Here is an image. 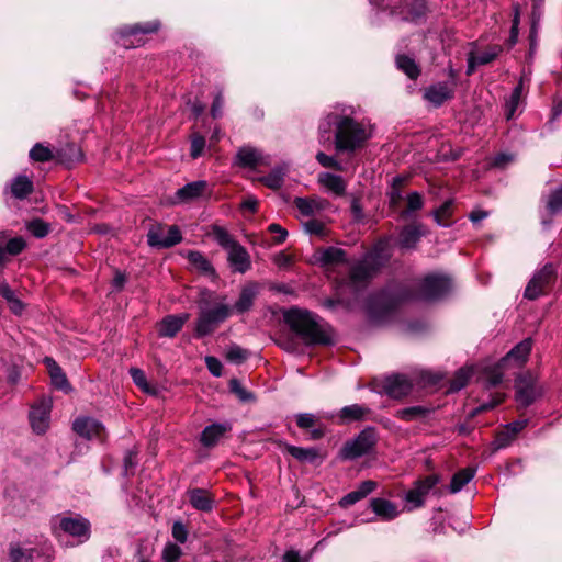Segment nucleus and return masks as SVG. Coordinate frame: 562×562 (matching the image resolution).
<instances>
[{"label": "nucleus", "mask_w": 562, "mask_h": 562, "mask_svg": "<svg viewBox=\"0 0 562 562\" xmlns=\"http://www.w3.org/2000/svg\"><path fill=\"white\" fill-rule=\"evenodd\" d=\"M352 111L344 108L328 113L319 124V134L324 138L331 126L335 127L334 144L337 153L352 154L364 147L372 136V126L369 122L357 121L351 116Z\"/></svg>", "instance_id": "1"}, {"label": "nucleus", "mask_w": 562, "mask_h": 562, "mask_svg": "<svg viewBox=\"0 0 562 562\" xmlns=\"http://www.w3.org/2000/svg\"><path fill=\"white\" fill-rule=\"evenodd\" d=\"M451 280L438 273L426 276L417 285L414 293H406L395 296L389 290H382L369 296L367 302L368 312L372 315H385L396 307L400 301L420 300L438 301L445 297L451 290Z\"/></svg>", "instance_id": "2"}, {"label": "nucleus", "mask_w": 562, "mask_h": 562, "mask_svg": "<svg viewBox=\"0 0 562 562\" xmlns=\"http://www.w3.org/2000/svg\"><path fill=\"white\" fill-rule=\"evenodd\" d=\"M284 321L305 346L333 344L329 331L319 324L317 316L306 310L292 307L284 313Z\"/></svg>", "instance_id": "3"}, {"label": "nucleus", "mask_w": 562, "mask_h": 562, "mask_svg": "<svg viewBox=\"0 0 562 562\" xmlns=\"http://www.w3.org/2000/svg\"><path fill=\"white\" fill-rule=\"evenodd\" d=\"M213 306L206 299H201L198 303L199 315L195 323L196 337H204L212 334L222 323L232 314V307L225 302L212 300Z\"/></svg>", "instance_id": "4"}, {"label": "nucleus", "mask_w": 562, "mask_h": 562, "mask_svg": "<svg viewBox=\"0 0 562 562\" xmlns=\"http://www.w3.org/2000/svg\"><path fill=\"white\" fill-rule=\"evenodd\" d=\"M211 234L215 241L227 251V261L234 272L245 273L251 267V259L244 246L222 226L213 225Z\"/></svg>", "instance_id": "5"}, {"label": "nucleus", "mask_w": 562, "mask_h": 562, "mask_svg": "<svg viewBox=\"0 0 562 562\" xmlns=\"http://www.w3.org/2000/svg\"><path fill=\"white\" fill-rule=\"evenodd\" d=\"M386 258L380 251H370L350 267L349 280L353 288L364 286L382 268Z\"/></svg>", "instance_id": "6"}, {"label": "nucleus", "mask_w": 562, "mask_h": 562, "mask_svg": "<svg viewBox=\"0 0 562 562\" xmlns=\"http://www.w3.org/2000/svg\"><path fill=\"white\" fill-rule=\"evenodd\" d=\"M376 430L374 427H367L359 435L345 443L341 449V457L348 460H355L369 453L376 443Z\"/></svg>", "instance_id": "7"}, {"label": "nucleus", "mask_w": 562, "mask_h": 562, "mask_svg": "<svg viewBox=\"0 0 562 562\" xmlns=\"http://www.w3.org/2000/svg\"><path fill=\"white\" fill-rule=\"evenodd\" d=\"M543 389L531 373L520 374L515 381V397L520 407H528L542 396Z\"/></svg>", "instance_id": "8"}, {"label": "nucleus", "mask_w": 562, "mask_h": 562, "mask_svg": "<svg viewBox=\"0 0 562 562\" xmlns=\"http://www.w3.org/2000/svg\"><path fill=\"white\" fill-rule=\"evenodd\" d=\"M555 280V268L552 263L544 265L537 271L525 289V297L536 300L544 294Z\"/></svg>", "instance_id": "9"}, {"label": "nucleus", "mask_w": 562, "mask_h": 562, "mask_svg": "<svg viewBox=\"0 0 562 562\" xmlns=\"http://www.w3.org/2000/svg\"><path fill=\"white\" fill-rule=\"evenodd\" d=\"M182 240V235L177 225L154 226L147 233V243L150 247L166 249L176 246Z\"/></svg>", "instance_id": "10"}, {"label": "nucleus", "mask_w": 562, "mask_h": 562, "mask_svg": "<svg viewBox=\"0 0 562 562\" xmlns=\"http://www.w3.org/2000/svg\"><path fill=\"white\" fill-rule=\"evenodd\" d=\"M159 27L160 23L158 21L136 23L131 26H125L117 32L116 42L125 48H132L140 45V40L137 38L139 34L155 33Z\"/></svg>", "instance_id": "11"}, {"label": "nucleus", "mask_w": 562, "mask_h": 562, "mask_svg": "<svg viewBox=\"0 0 562 562\" xmlns=\"http://www.w3.org/2000/svg\"><path fill=\"white\" fill-rule=\"evenodd\" d=\"M63 531L78 539L79 543L90 538V522L81 516L60 517L56 527V532Z\"/></svg>", "instance_id": "12"}, {"label": "nucleus", "mask_w": 562, "mask_h": 562, "mask_svg": "<svg viewBox=\"0 0 562 562\" xmlns=\"http://www.w3.org/2000/svg\"><path fill=\"white\" fill-rule=\"evenodd\" d=\"M209 193L205 180L192 181L179 188L170 199L171 204H186L199 200Z\"/></svg>", "instance_id": "13"}, {"label": "nucleus", "mask_w": 562, "mask_h": 562, "mask_svg": "<svg viewBox=\"0 0 562 562\" xmlns=\"http://www.w3.org/2000/svg\"><path fill=\"white\" fill-rule=\"evenodd\" d=\"M439 483L438 475H428L423 480L417 481L414 487L411 488L406 495L405 501L417 508L424 505L426 496Z\"/></svg>", "instance_id": "14"}, {"label": "nucleus", "mask_w": 562, "mask_h": 562, "mask_svg": "<svg viewBox=\"0 0 562 562\" xmlns=\"http://www.w3.org/2000/svg\"><path fill=\"white\" fill-rule=\"evenodd\" d=\"M50 408L52 404L46 400H42L31 407L29 418L34 432L38 435L46 432L50 422Z\"/></svg>", "instance_id": "15"}, {"label": "nucleus", "mask_w": 562, "mask_h": 562, "mask_svg": "<svg viewBox=\"0 0 562 562\" xmlns=\"http://www.w3.org/2000/svg\"><path fill=\"white\" fill-rule=\"evenodd\" d=\"M413 389L412 381L403 374L387 376L383 382V391L392 398H402L411 393Z\"/></svg>", "instance_id": "16"}, {"label": "nucleus", "mask_w": 562, "mask_h": 562, "mask_svg": "<svg viewBox=\"0 0 562 562\" xmlns=\"http://www.w3.org/2000/svg\"><path fill=\"white\" fill-rule=\"evenodd\" d=\"M454 95L453 83L438 82L427 87L424 91V98L434 106L439 108L446 101L451 100Z\"/></svg>", "instance_id": "17"}, {"label": "nucleus", "mask_w": 562, "mask_h": 562, "mask_svg": "<svg viewBox=\"0 0 562 562\" xmlns=\"http://www.w3.org/2000/svg\"><path fill=\"white\" fill-rule=\"evenodd\" d=\"M74 430L87 439L101 438L104 431L103 425L90 417H80L74 422Z\"/></svg>", "instance_id": "18"}, {"label": "nucleus", "mask_w": 562, "mask_h": 562, "mask_svg": "<svg viewBox=\"0 0 562 562\" xmlns=\"http://www.w3.org/2000/svg\"><path fill=\"white\" fill-rule=\"evenodd\" d=\"M258 294L259 284L256 282H248L241 288L239 297L232 307V312L235 311L238 314L248 312L252 307Z\"/></svg>", "instance_id": "19"}, {"label": "nucleus", "mask_w": 562, "mask_h": 562, "mask_svg": "<svg viewBox=\"0 0 562 562\" xmlns=\"http://www.w3.org/2000/svg\"><path fill=\"white\" fill-rule=\"evenodd\" d=\"M370 508L383 521H391L401 513L395 503L382 497L371 498Z\"/></svg>", "instance_id": "20"}, {"label": "nucleus", "mask_w": 562, "mask_h": 562, "mask_svg": "<svg viewBox=\"0 0 562 562\" xmlns=\"http://www.w3.org/2000/svg\"><path fill=\"white\" fill-rule=\"evenodd\" d=\"M229 430L231 425L227 423H214L212 425H209L201 432L200 442L205 448H213Z\"/></svg>", "instance_id": "21"}, {"label": "nucleus", "mask_w": 562, "mask_h": 562, "mask_svg": "<svg viewBox=\"0 0 562 562\" xmlns=\"http://www.w3.org/2000/svg\"><path fill=\"white\" fill-rule=\"evenodd\" d=\"M314 259L322 267L334 266L346 262V251L334 246L318 249Z\"/></svg>", "instance_id": "22"}, {"label": "nucleus", "mask_w": 562, "mask_h": 562, "mask_svg": "<svg viewBox=\"0 0 562 562\" xmlns=\"http://www.w3.org/2000/svg\"><path fill=\"white\" fill-rule=\"evenodd\" d=\"M532 340L530 338H526L519 344H517L501 361L503 367L507 366L510 362H514L516 366H522L531 351Z\"/></svg>", "instance_id": "23"}, {"label": "nucleus", "mask_w": 562, "mask_h": 562, "mask_svg": "<svg viewBox=\"0 0 562 562\" xmlns=\"http://www.w3.org/2000/svg\"><path fill=\"white\" fill-rule=\"evenodd\" d=\"M295 207L300 211V213L304 216H313L321 211L325 210L329 203L328 201L313 196V198H295L294 200Z\"/></svg>", "instance_id": "24"}, {"label": "nucleus", "mask_w": 562, "mask_h": 562, "mask_svg": "<svg viewBox=\"0 0 562 562\" xmlns=\"http://www.w3.org/2000/svg\"><path fill=\"white\" fill-rule=\"evenodd\" d=\"M189 319V314L168 315L159 325V335L162 337H175Z\"/></svg>", "instance_id": "25"}, {"label": "nucleus", "mask_w": 562, "mask_h": 562, "mask_svg": "<svg viewBox=\"0 0 562 562\" xmlns=\"http://www.w3.org/2000/svg\"><path fill=\"white\" fill-rule=\"evenodd\" d=\"M501 52V46H493L480 54L470 53L468 57L467 74L471 75L476 66L490 64L498 56Z\"/></svg>", "instance_id": "26"}, {"label": "nucleus", "mask_w": 562, "mask_h": 562, "mask_svg": "<svg viewBox=\"0 0 562 562\" xmlns=\"http://www.w3.org/2000/svg\"><path fill=\"white\" fill-rule=\"evenodd\" d=\"M190 504L198 510L211 512L213 509L214 499L211 494L203 488H193L188 491Z\"/></svg>", "instance_id": "27"}, {"label": "nucleus", "mask_w": 562, "mask_h": 562, "mask_svg": "<svg viewBox=\"0 0 562 562\" xmlns=\"http://www.w3.org/2000/svg\"><path fill=\"white\" fill-rule=\"evenodd\" d=\"M318 183L337 196L344 195L347 188L346 182L341 176L330 172L319 173Z\"/></svg>", "instance_id": "28"}, {"label": "nucleus", "mask_w": 562, "mask_h": 562, "mask_svg": "<svg viewBox=\"0 0 562 562\" xmlns=\"http://www.w3.org/2000/svg\"><path fill=\"white\" fill-rule=\"evenodd\" d=\"M371 413V409L367 406L352 404L345 406L339 412V418L341 423H352V422H361L367 418V416Z\"/></svg>", "instance_id": "29"}, {"label": "nucleus", "mask_w": 562, "mask_h": 562, "mask_svg": "<svg viewBox=\"0 0 562 562\" xmlns=\"http://www.w3.org/2000/svg\"><path fill=\"white\" fill-rule=\"evenodd\" d=\"M45 362L47 364L53 385L66 393L69 392L71 386L61 368L52 358H46Z\"/></svg>", "instance_id": "30"}, {"label": "nucleus", "mask_w": 562, "mask_h": 562, "mask_svg": "<svg viewBox=\"0 0 562 562\" xmlns=\"http://www.w3.org/2000/svg\"><path fill=\"white\" fill-rule=\"evenodd\" d=\"M10 192L18 200L25 199L33 191V182L25 175L14 177L10 183Z\"/></svg>", "instance_id": "31"}, {"label": "nucleus", "mask_w": 562, "mask_h": 562, "mask_svg": "<svg viewBox=\"0 0 562 562\" xmlns=\"http://www.w3.org/2000/svg\"><path fill=\"white\" fill-rule=\"evenodd\" d=\"M405 8L401 10L400 14L404 21H417L423 18L426 12V4L424 0H404Z\"/></svg>", "instance_id": "32"}, {"label": "nucleus", "mask_w": 562, "mask_h": 562, "mask_svg": "<svg viewBox=\"0 0 562 562\" xmlns=\"http://www.w3.org/2000/svg\"><path fill=\"white\" fill-rule=\"evenodd\" d=\"M422 237V232L416 225L405 226L398 236V245L404 249L414 248Z\"/></svg>", "instance_id": "33"}, {"label": "nucleus", "mask_w": 562, "mask_h": 562, "mask_svg": "<svg viewBox=\"0 0 562 562\" xmlns=\"http://www.w3.org/2000/svg\"><path fill=\"white\" fill-rule=\"evenodd\" d=\"M260 160L261 153L254 147H241L236 154V164L241 167H256Z\"/></svg>", "instance_id": "34"}, {"label": "nucleus", "mask_w": 562, "mask_h": 562, "mask_svg": "<svg viewBox=\"0 0 562 562\" xmlns=\"http://www.w3.org/2000/svg\"><path fill=\"white\" fill-rule=\"evenodd\" d=\"M285 449L293 458L301 462L314 463L319 458V452L316 448H303L288 445Z\"/></svg>", "instance_id": "35"}, {"label": "nucleus", "mask_w": 562, "mask_h": 562, "mask_svg": "<svg viewBox=\"0 0 562 562\" xmlns=\"http://www.w3.org/2000/svg\"><path fill=\"white\" fill-rule=\"evenodd\" d=\"M475 471L471 468H465L453 474L449 490L450 493L456 494L460 492L473 477Z\"/></svg>", "instance_id": "36"}, {"label": "nucleus", "mask_w": 562, "mask_h": 562, "mask_svg": "<svg viewBox=\"0 0 562 562\" xmlns=\"http://www.w3.org/2000/svg\"><path fill=\"white\" fill-rule=\"evenodd\" d=\"M187 258L189 262L202 273L206 276H215V270L212 263L204 257L202 252L198 250H190L188 251Z\"/></svg>", "instance_id": "37"}, {"label": "nucleus", "mask_w": 562, "mask_h": 562, "mask_svg": "<svg viewBox=\"0 0 562 562\" xmlns=\"http://www.w3.org/2000/svg\"><path fill=\"white\" fill-rule=\"evenodd\" d=\"M396 67L402 70L409 79H417L420 75V68L416 61L407 55H397Z\"/></svg>", "instance_id": "38"}, {"label": "nucleus", "mask_w": 562, "mask_h": 562, "mask_svg": "<svg viewBox=\"0 0 562 562\" xmlns=\"http://www.w3.org/2000/svg\"><path fill=\"white\" fill-rule=\"evenodd\" d=\"M286 172H288V167L285 165L278 166V167L273 168L267 176L262 177L260 180L268 188L277 190L282 187Z\"/></svg>", "instance_id": "39"}, {"label": "nucleus", "mask_w": 562, "mask_h": 562, "mask_svg": "<svg viewBox=\"0 0 562 562\" xmlns=\"http://www.w3.org/2000/svg\"><path fill=\"white\" fill-rule=\"evenodd\" d=\"M430 412L431 409L425 406L417 405L401 408L395 412V416L405 422H413L426 417Z\"/></svg>", "instance_id": "40"}, {"label": "nucleus", "mask_w": 562, "mask_h": 562, "mask_svg": "<svg viewBox=\"0 0 562 562\" xmlns=\"http://www.w3.org/2000/svg\"><path fill=\"white\" fill-rule=\"evenodd\" d=\"M130 375L134 382V384L139 387L143 392L149 394V395H157L158 389L154 385H150L147 382L145 372L142 369L138 368H131L130 369Z\"/></svg>", "instance_id": "41"}, {"label": "nucleus", "mask_w": 562, "mask_h": 562, "mask_svg": "<svg viewBox=\"0 0 562 562\" xmlns=\"http://www.w3.org/2000/svg\"><path fill=\"white\" fill-rule=\"evenodd\" d=\"M26 229L36 238L46 237L52 227L48 223L44 222L41 218H35L26 223Z\"/></svg>", "instance_id": "42"}, {"label": "nucleus", "mask_w": 562, "mask_h": 562, "mask_svg": "<svg viewBox=\"0 0 562 562\" xmlns=\"http://www.w3.org/2000/svg\"><path fill=\"white\" fill-rule=\"evenodd\" d=\"M249 357V352L236 344L228 346L226 359L233 363L240 364Z\"/></svg>", "instance_id": "43"}, {"label": "nucleus", "mask_w": 562, "mask_h": 562, "mask_svg": "<svg viewBox=\"0 0 562 562\" xmlns=\"http://www.w3.org/2000/svg\"><path fill=\"white\" fill-rule=\"evenodd\" d=\"M470 376H471L470 370L464 369V368L458 370L456 375L453 376V379L450 381V386H449L448 391L449 392L460 391L468 384Z\"/></svg>", "instance_id": "44"}, {"label": "nucleus", "mask_w": 562, "mask_h": 562, "mask_svg": "<svg viewBox=\"0 0 562 562\" xmlns=\"http://www.w3.org/2000/svg\"><path fill=\"white\" fill-rule=\"evenodd\" d=\"M451 209L452 201L447 200L439 209L434 211V218L439 226L447 227L450 225L447 220L451 215Z\"/></svg>", "instance_id": "45"}, {"label": "nucleus", "mask_w": 562, "mask_h": 562, "mask_svg": "<svg viewBox=\"0 0 562 562\" xmlns=\"http://www.w3.org/2000/svg\"><path fill=\"white\" fill-rule=\"evenodd\" d=\"M30 158L34 161L45 162L53 158V153L48 147L37 143L31 148Z\"/></svg>", "instance_id": "46"}, {"label": "nucleus", "mask_w": 562, "mask_h": 562, "mask_svg": "<svg viewBox=\"0 0 562 562\" xmlns=\"http://www.w3.org/2000/svg\"><path fill=\"white\" fill-rule=\"evenodd\" d=\"M521 93H522V79L514 88L508 101L506 102L507 119H510L514 115V113L519 104Z\"/></svg>", "instance_id": "47"}, {"label": "nucleus", "mask_w": 562, "mask_h": 562, "mask_svg": "<svg viewBox=\"0 0 562 562\" xmlns=\"http://www.w3.org/2000/svg\"><path fill=\"white\" fill-rule=\"evenodd\" d=\"M229 391L234 393L241 402H251L255 396L251 392H248L237 379L229 381Z\"/></svg>", "instance_id": "48"}, {"label": "nucleus", "mask_w": 562, "mask_h": 562, "mask_svg": "<svg viewBox=\"0 0 562 562\" xmlns=\"http://www.w3.org/2000/svg\"><path fill=\"white\" fill-rule=\"evenodd\" d=\"M33 551L20 546H12L10 549V559L12 562H33Z\"/></svg>", "instance_id": "49"}, {"label": "nucleus", "mask_w": 562, "mask_h": 562, "mask_svg": "<svg viewBox=\"0 0 562 562\" xmlns=\"http://www.w3.org/2000/svg\"><path fill=\"white\" fill-rule=\"evenodd\" d=\"M547 209L552 215L562 212V187L550 193L547 202Z\"/></svg>", "instance_id": "50"}, {"label": "nucleus", "mask_w": 562, "mask_h": 562, "mask_svg": "<svg viewBox=\"0 0 562 562\" xmlns=\"http://www.w3.org/2000/svg\"><path fill=\"white\" fill-rule=\"evenodd\" d=\"M182 554L181 548L172 542H168L161 552V559L164 562H178Z\"/></svg>", "instance_id": "51"}, {"label": "nucleus", "mask_w": 562, "mask_h": 562, "mask_svg": "<svg viewBox=\"0 0 562 562\" xmlns=\"http://www.w3.org/2000/svg\"><path fill=\"white\" fill-rule=\"evenodd\" d=\"M303 225L305 232L308 233L310 235H315L318 237H324L326 235L327 227L323 222L318 220H307Z\"/></svg>", "instance_id": "52"}, {"label": "nucleus", "mask_w": 562, "mask_h": 562, "mask_svg": "<svg viewBox=\"0 0 562 562\" xmlns=\"http://www.w3.org/2000/svg\"><path fill=\"white\" fill-rule=\"evenodd\" d=\"M137 465V452L134 450H127L123 459V471L124 475L128 476L134 474V470Z\"/></svg>", "instance_id": "53"}, {"label": "nucleus", "mask_w": 562, "mask_h": 562, "mask_svg": "<svg viewBox=\"0 0 562 562\" xmlns=\"http://www.w3.org/2000/svg\"><path fill=\"white\" fill-rule=\"evenodd\" d=\"M316 160L324 168H330L338 171L342 170L341 164L333 156H328L323 151H318L316 155Z\"/></svg>", "instance_id": "54"}, {"label": "nucleus", "mask_w": 562, "mask_h": 562, "mask_svg": "<svg viewBox=\"0 0 562 562\" xmlns=\"http://www.w3.org/2000/svg\"><path fill=\"white\" fill-rule=\"evenodd\" d=\"M504 400V395L501 393H496L493 395L491 401L484 402L481 405H479L476 408H474L471 413L472 416H475L480 413L493 409L495 406H497L499 403H502Z\"/></svg>", "instance_id": "55"}, {"label": "nucleus", "mask_w": 562, "mask_h": 562, "mask_svg": "<svg viewBox=\"0 0 562 562\" xmlns=\"http://www.w3.org/2000/svg\"><path fill=\"white\" fill-rule=\"evenodd\" d=\"M26 246L25 240L22 237H14L7 241L5 252L10 255H19Z\"/></svg>", "instance_id": "56"}, {"label": "nucleus", "mask_w": 562, "mask_h": 562, "mask_svg": "<svg viewBox=\"0 0 562 562\" xmlns=\"http://www.w3.org/2000/svg\"><path fill=\"white\" fill-rule=\"evenodd\" d=\"M205 146V139L203 136L194 135L191 139L190 155L192 158H198L202 155Z\"/></svg>", "instance_id": "57"}, {"label": "nucleus", "mask_w": 562, "mask_h": 562, "mask_svg": "<svg viewBox=\"0 0 562 562\" xmlns=\"http://www.w3.org/2000/svg\"><path fill=\"white\" fill-rule=\"evenodd\" d=\"M424 202L422 195L414 191L407 196V210L406 213L418 211L423 207Z\"/></svg>", "instance_id": "58"}, {"label": "nucleus", "mask_w": 562, "mask_h": 562, "mask_svg": "<svg viewBox=\"0 0 562 562\" xmlns=\"http://www.w3.org/2000/svg\"><path fill=\"white\" fill-rule=\"evenodd\" d=\"M515 159V156L513 154L508 153H499L497 154L492 161V166L495 168L504 169L506 168L510 162H513Z\"/></svg>", "instance_id": "59"}, {"label": "nucleus", "mask_w": 562, "mask_h": 562, "mask_svg": "<svg viewBox=\"0 0 562 562\" xmlns=\"http://www.w3.org/2000/svg\"><path fill=\"white\" fill-rule=\"evenodd\" d=\"M204 361H205L207 370L210 371V373L212 375H214V376L222 375L223 366L217 358H215L213 356H206Z\"/></svg>", "instance_id": "60"}, {"label": "nucleus", "mask_w": 562, "mask_h": 562, "mask_svg": "<svg viewBox=\"0 0 562 562\" xmlns=\"http://www.w3.org/2000/svg\"><path fill=\"white\" fill-rule=\"evenodd\" d=\"M172 537L180 543H184L188 539L187 527L181 521H175L172 525Z\"/></svg>", "instance_id": "61"}, {"label": "nucleus", "mask_w": 562, "mask_h": 562, "mask_svg": "<svg viewBox=\"0 0 562 562\" xmlns=\"http://www.w3.org/2000/svg\"><path fill=\"white\" fill-rule=\"evenodd\" d=\"M515 439V436L510 434L509 430L505 428V430L501 431L495 439L496 449H502L509 446Z\"/></svg>", "instance_id": "62"}, {"label": "nucleus", "mask_w": 562, "mask_h": 562, "mask_svg": "<svg viewBox=\"0 0 562 562\" xmlns=\"http://www.w3.org/2000/svg\"><path fill=\"white\" fill-rule=\"evenodd\" d=\"M296 424L302 429L312 428L315 425V416L308 413H302L296 416Z\"/></svg>", "instance_id": "63"}, {"label": "nucleus", "mask_w": 562, "mask_h": 562, "mask_svg": "<svg viewBox=\"0 0 562 562\" xmlns=\"http://www.w3.org/2000/svg\"><path fill=\"white\" fill-rule=\"evenodd\" d=\"M503 381V374L499 369H493L486 374L485 384L486 387H494L501 384Z\"/></svg>", "instance_id": "64"}]
</instances>
